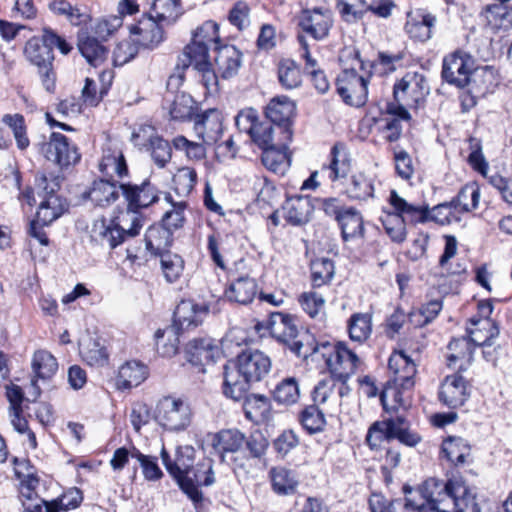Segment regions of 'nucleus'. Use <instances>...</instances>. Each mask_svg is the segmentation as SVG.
<instances>
[{"instance_id": "obj_1", "label": "nucleus", "mask_w": 512, "mask_h": 512, "mask_svg": "<svg viewBox=\"0 0 512 512\" xmlns=\"http://www.w3.org/2000/svg\"><path fill=\"white\" fill-rule=\"evenodd\" d=\"M415 512H481L476 495L471 492L462 477L446 482L429 478L415 489Z\"/></svg>"}, {"instance_id": "obj_2", "label": "nucleus", "mask_w": 512, "mask_h": 512, "mask_svg": "<svg viewBox=\"0 0 512 512\" xmlns=\"http://www.w3.org/2000/svg\"><path fill=\"white\" fill-rule=\"evenodd\" d=\"M271 370L270 358L260 350L246 349L224 367L223 393L242 400L251 386L262 381Z\"/></svg>"}, {"instance_id": "obj_3", "label": "nucleus", "mask_w": 512, "mask_h": 512, "mask_svg": "<svg viewBox=\"0 0 512 512\" xmlns=\"http://www.w3.org/2000/svg\"><path fill=\"white\" fill-rule=\"evenodd\" d=\"M119 188L127 203L126 211L120 215L121 222L130 223V234L138 235L143 226V219L139 211L158 202L160 190L149 178L143 180L141 184L121 183Z\"/></svg>"}, {"instance_id": "obj_4", "label": "nucleus", "mask_w": 512, "mask_h": 512, "mask_svg": "<svg viewBox=\"0 0 512 512\" xmlns=\"http://www.w3.org/2000/svg\"><path fill=\"white\" fill-rule=\"evenodd\" d=\"M271 336L287 346L298 357L307 358L318 352V346L309 343L307 333H299L292 316L282 312H271L266 324Z\"/></svg>"}, {"instance_id": "obj_5", "label": "nucleus", "mask_w": 512, "mask_h": 512, "mask_svg": "<svg viewBox=\"0 0 512 512\" xmlns=\"http://www.w3.org/2000/svg\"><path fill=\"white\" fill-rule=\"evenodd\" d=\"M60 186L61 179L58 176H36V195L39 199L36 218L42 225H50L69 208L67 200L58 194Z\"/></svg>"}, {"instance_id": "obj_6", "label": "nucleus", "mask_w": 512, "mask_h": 512, "mask_svg": "<svg viewBox=\"0 0 512 512\" xmlns=\"http://www.w3.org/2000/svg\"><path fill=\"white\" fill-rule=\"evenodd\" d=\"M397 439L406 446H416L421 437L410 429V423L403 414H396L374 422L368 429L366 443L372 449H378L386 440Z\"/></svg>"}, {"instance_id": "obj_7", "label": "nucleus", "mask_w": 512, "mask_h": 512, "mask_svg": "<svg viewBox=\"0 0 512 512\" xmlns=\"http://www.w3.org/2000/svg\"><path fill=\"white\" fill-rule=\"evenodd\" d=\"M154 418L166 431L178 433L191 425L193 412L188 401L168 395L157 402Z\"/></svg>"}, {"instance_id": "obj_8", "label": "nucleus", "mask_w": 512, "mask_h": 512, "mask_svg": "<svg viewBox=\"0 0 512 512\" xmlns=\"http://www.w3.org/2000/svg\"><path fill=\"white\" fill-rule=\"evenodd\" d=\"M218 26L212 21L205 22L197 28L193 35L192 42L184 49L178 61L186 68L193 66L194 69L207 67L209 62V45L218 44Z\"/></svg>"}, {"instance_id": "obj_9", "label": "nucleus", "mask_w": 512, "mask_h": 512, "mask_svg": "<svg viewBox=\"0 0 512 512\" xmlns=\"http://www.w3.org/2000/svg\"><path fill=\"white\" fill-rule=\"evenodd\" d=\"M26 59L37 68L42 85L49 93L55 91L56 73L53 69L54 54L45 42V35L30 38L24 47Z\"/></svg>"}, {"instance_id": "obj_10", "label": "nucleus", "mask_w": 512, "mask_h": 512, "mask_svg": "<svg viewBox=\"0 0 512 512\" xmlns=\"http://www.w3.org/2000/svg\"><path fill=\"white\" fill-rule=\"evenodd\" d=\"M478 74L474 58L463 50H456L443 58L441 77L444 82L464 89L475 82Z\"/></svg>"}, {"instance_id": "obj_11", "label": "nucleus", "mask_w": 512, "mask_h": 512, "mask_svg": "<svg viewBox=\"0 0 512 512\" xmlns=\"http://www.w3.org/2000/svg\"><path fill=\"white\" fill-rule=\"evenodd\" d=\"M317 346L319 348L317 353H321L334 378L348 380L361 364L359 357L343 342L337 344L324 342Z\"/></svg>"}, {"instance_id": "obj_12", "label": "nucleus", "mask_w": 512, "mask_h": 512, "mask_svg": "<svg viewBox=\"0 0 512 512\" xmlns=\"http://www.w3.org/2000/svg\"><path fill=\"white\" fill-rule=\"evenodd\" d=\"M34 146L48 161L61 169L75 165L81 158L76 145L58 132L51 133L48 141L36 143Z\"/></svg>"}, {"instance_id": "obj_13", "label": "nucleus", "mask_w": 512, "mask_h": 512, "mask_svg": "<svg viewBox=\"0 0 512 512\" xmlns=\"http://www.w3.org/2000/svg\"><path fill=\"white\" fill-rule=\"evenodd\" d=\"M368 82L355 68L344 69L336 79L337 92L346 104L361 107L367 101Z\"/></svg>"}, {"instance_id": "obj_14", "label": "nucleus", "mask_w": 512, "mask_h": 512, "mask_svg": "<svg viewBox=\"0 0 512 512\" xmlns=\"http://www.w3.org/2000/svg\"><path fill=\"white\" fill-rule=\"evenodd\" d=\"M428 94L427 81L422 74L417 72L407 73L393 88L396 103H403L409 108L417 107Z\"/></svg>"}, {"instance_id": "obj_15", "label": "nucleus", "mask_w": 512, "mask_h": 512, "mask_svg": "<svg viewBox=\"0 0 512 512\" xmlns=\"http://www.w3.org/2000/svg\"><path fill=\"white\" fill-rule=\"evenodd\" d=\"M298 26L314 40L322 41L328 37L333 26L332 12L322 7L304 9L299 15Z\"/></svg>"}, {"instance_id": "obj_16", "label": "nucleus", "mask_w": 512, "mask_h": 512, "mask_svg": "<svg viewBox=\"0 0 512 512\" xmlns=\"http://www.w3.org/2000/svg\"><path fill=\"white\" fill-rule=\"evenodd\" d=\"M459 372L447 375L439 387V400L450 409L463 406L471 395L470 382Z\"/></svg>"}, {"instance_id": "obj_17", "label": "nucleus", "mask_w": 512, "mask_h": 512, "mask_svg": "<svg viewBox=\"0 0 512 512\" xmlns=\"http://www.w3.org/2000/svg\"><path fill=\"white\" fill-rule=\"evenodd\" d=\"M209 308L206 304H198L193 300H181L175 308L172 331L175 334L196 328L207 317Z\"/></svg>"}, {"instance_id": "obj_18", "label": "nucleus", "mask_w": 512, "mask_h": 512, "mask_svg": "<svg viewBox=\"0 0 512 512\" xmlns=\"http://www.w3.org/2000/svg\"><path fill=\"white\" fill-rule=\"evenodd\" d=\"M129 226L130 223L121 222L120 215L109 223L105 219H100L92 226L91 238L100 245L113 249L123 243L126 236H131Z\"/></svg>"}, {"instance_id": "obj_19", "label": "nucleus", "mask_w": 512, "mask_h": 512, "mask_svg": "<svg viewBox=\"0 0 512 512\" xmlns=\"http://www.w3.org/2000/svg\"><path fill=\"white\" fill-rule=\"evenodd\" d=\"M129 31L135 44L144 49L153 50L164 41L162 25L147 14L132 24Z\"/></svg>"}, {"instance_id": "obj_20", "label": "nucleus", "mask_w": 512, "mask_h": 512, "mask_svg": "<svg viewBox=\"0 0 512 512\" xmlns=\"http://www.w3.org/2000/svg\"><path fill=\"white\" fill-rule=\"evenodd\" d=\"M294 112L295 104L287 96L273 98L265 109L266 118L278 127L286 141L292 138L290 126Z\"/></svg>"}, {"instance_id": "obj_21", "label": "nucleus", "mask_w": 512, "mask_h": 512, "mask_svg": "<svg viewBox=\"0 0 512 512\" xmlns=\"http://www.w3.org/2000/svg\"><path fill=\"white\" fill-rule=\"evenodd\" d=\"M388 368L393 373V384L404 390H410L414 386L416 364L405 351L393 352L388 361Z\"/></svg>"}, {"instance_id": "obj_22", "label": "nucleus", "mask_w": 512, "mask_h": 512, "mask_svg": "<svg viewBox=\"0 0 512 512\" xmlns=\"http://www.w3.org/2000/svg\"><path fill=\"white\" fill-rule=\"evenodd\" d=\"M193 121V129L199 140L208 145H213L220 139L223 125L221 113L217 109H208L196 114Z\"/></svg>"}, {"instance_id": "obj_23", "label": "nucleus", "mask_w": 512, "mask_h": 512, "mask_svg": "<svg viewBox=\"0 0 512 512\" xmlns=\"http://www.w3.org/2000/svg\"><path fill=\"white\" fill-rule=\"evenodd\" d=\"M161 458L169 474L175 479H181L192 472L195 460V449L190 445L179 446L176 449L174 459H171L168 452L162 449Z\"/></svg>"}, {"instance_id": "obj_24", "label": "nucleus", "mask_w": 512, "mask_h": 512, "mask_svg": "<svg viewBox=\"0 0 512 512\" xmlns=\"http://www.w3.org/2000/svg\"><path fill=\"white\" fill-rule=\"evenodd\" d=\"M220 355V349L215 340L209 337L195 338L186 345L187 360L195 366L214 363Z\"/></svg>"}, {"instance_id": "obj_25", "label": "nucleus", "mask_w": 512, "mask_h": 512, "mask_svg": "<svg viewBox=\"0 0 512 512\" xmlns=\"http://www.w3.org/2000/svg\"><path fill=\"white\" fill-rule=\"evenodd\" d=\"M389 202L395 210L394 214L404 224L426 223L429 221V207L427 205L416 206L410 204L394 190L390 193Z\"/></svg>"}, {"instance_id": "obj_26", "label": "nucleus", "mask_w": 512, "mask_h": 512, "mask_svg": "<svg viewBox=\"0 0 512 512\" xmlns=\"http://www.w3.org/2000/svg\"><path fill=\"white\" fill-rule=\"evenodd\" d=\"M282 215L292 226H302L309 222L313 206L307 196H292L282 205Z\"/></svg>"}, {"instance_id": "obj_27", "label": "nucleus", "mask_w": 512, "mask_h": 512, "mask_svg": "<svg viewBox=\"0 0 512 512\" xmlns=\"http://www.w3.org/2000/svg\"><path fill=\"white\" fill-rule=\"evenodd\" d=\"M474 349L467 336L452 339L448 344V366L457 368L458 371L466 370L473 360Z\"/></svg>"}, {"instance_id": "obj_28", "label": "nucleus", "mask_w": 512, "mask_h": 512, "mask_svg": "<svg viewBox=\"0 0 512 512\" xmlns=\"http://www.w3.org/2000/svg\"><path fill=\"white\" fill-rule=\"evenodd\" d=\"M244 442L245 435L237 429L221 430L212 436V448L222 462L225 461L227 453L239 451Z\"/></svg>"}, {"instance_id": "obj_29", "label": "nucleus", "mask_w": 512, "mask_h": 512, "mask_svg": "<svg viewBox=\"0 0 512 512\" xmlns=\"http://www.w3.org/2000/svg\"><path fill=\"white\" fill-rule=\"evenodd\" d=\"M470 326L466 328L467 338L474 348L476 346H490L492 339L499 335V329L491 319H469Z\"/></svg>"}, {"instance_id": "obj_30", "label": "nucleus", "mask_w": 512, "mask_h": 512, "mask_svg": "<svg viewBox=\"0 0 512 512\" xmlns=\"http://www.w3.org/2000/svg\"><path fill=\"white\" fill-rule=\"evenodd\" d=\"M351 169V159L343 143H335L330 151L328 165H323L322 170L328 173L331 181L345 178Z\"/></svg>"}, {"instance_id": "obj_31", "label": "nucleus", "mask_w": 512, "mask_h": 512, "mask_svg": "<svg viewBox=\"0 0 512 512\" xmlns=\"http://www.w3.org/2000/svg\"><path fill=\"white\" fill-rule=\"evenodd\" d=\"M215 50V64L222 78L228 79L236 75L241 66V52L233 45H216Z\"/></svg>"}, {"instance_id": "obj_32", "label": "nucleus", "mask_w": 512, "mask_h": 512, "mask_svg": "<svg viewBox=\"0 0 512 512\" xmlns=\"http://www.w3.org/2000/svg\"><path fill=\"white\" fill-rule=\"evenodd\" d=\"M148 367L139 361H127L118 371L116 386L120 390L139 386L147 377Z\"/></svg>"}, {"instance_id": "obj_33", "label": "nucleus", "mask_w": 512, "mask_h": 512, "mask_svg": "<svg viewBox=\"0 0 512 512\" xmlns=\"http://www.w3.org/2000/svg\"><path fill=\"white\" fill-rule=\"evenodd\" d=\"M118 189L120 188L117 186L116 181L108 178H100L93 182L86 196L96 206L107 207L119 198Z\"/></svg>"}, {"instance_id": "obj_34", "label": "nucleus", "mask_w": 512, "mask_h": 512, "mask_svg": "<svg viewBox=\"0 0 512 512\" xmlns=\"http://www.w3.org/2000/svg\"><path fill=\"white\" fill-rule=\"evenodd\" d=\"M258 293V285L255 279L249 276H241L231 282L225 291L227 299L241 305H247L253 301Z\"/></svg>"}, {"instance_id": "obj_35", "label": "nucleus", "mask_w": 512, "mask_h": 512, "mask_svg": "<svg viewBox=\"0 0 512 512\" xmlns=\"http://www.w3.org/2000/svg\"><path fill=\"white\" fill-rule=\"evenodd\" d=\"M287 141L283 139L271 146L261 149V160L263 165L274 173L284 174L290 166V160L287 155Z\"/></svg>"}, {"instance_id": "obj_36", "label": "nucleus", "mask_w": 512, "mask_h": 512, "mask_svg": "<svg viewBox=\"0 0 512 512\" xmlns=\"http://www.w3.org/2000/svg\"><path fill=\"white\" fill-rule=\"evenodd\" d=\"M99 171L103 178L114 179L115 176L122 179L128 175V166L121 151H104L99 162Z\"/></svg>"}, {"instance_id": "obj_37", "label": "nucleus", "mask_w": 512, "mask_h": 512, "mask_svg": "<svg viewBox=\"0 0 512 512\" xmlns=\"http://www.w3.org/2000/svg\"><path fill=\"white\" fill-rule=\"evenodd\" d=\"M183 14L180 0H154L150 13L161 25H172Z\"/></svg>"}, {"instance_id": "obj_38", "label": "nucleus", "mask_w": 512, "mask_h": 512, "mask_svg": "<svg viewBox=\"0 0 512 512\" xmlns=\"http://www.w3.org/2000/svg\"><path fill=\"white\" fill-rule=\"evenodd\" d=\"M337 222L341 228V234L344 241L363 237V217L356 208H345Z\"/></svg>"}, {"instance_id": "obj_39", "label": "nucleus", "mask_w": 512, "mask_h": 512, "mask_svg": "<svg viewBox=\"0 0 512 512\" xmlns=\"http://www.w3.org/2000/svg\"><path fill=\"white\" fill-rule=\"evenodd\" d=\"M243 410L247 419L253 422L266 420L270 415L271 403L268 397L261 394H245L242 398Z\"/></svg>"}, {"instance_id": "obj_40", "label": "nucleus", "mask_w": 512, "mask_h": 512, "mask_svg": "<svg viewBox=\"0 0 512 512\" xmlns=\"http://www.w3.org/2000/svg\"><path fill=\"white\" fill-rule=\"evenodd\" d=\"M346 195L357 201H366L374 197L373 179L364 173L353 174L346 185Z\"/></svg>"}, {"instance_id": "obj_41", "label": "nucleus", "mask_w": 512, "mask_h": 512, "mask_svg": "<svg viewBox=\"0 0 512 512\" xmlns=\"http://www.w3.org/2000/svg\"><path fill=\"white\" fill-rule=\"evenodd\" d=\"M436 17L430 13L421 14L417 17H411L405 29L411 38L425 42L432 37V28L435 26Z\"/></svg>"}, {"instance_id": "obj_42", "label": "nucleus", "mask_w": 512, "mask_h": 512, "mask_svg": "<svg viewBox=\"0 0 512 512\" xmlns=\"http://www.w3.org/2000/svg\"><path fill=\"white\" fill-rule=\"evenodd\" d=\"M170 102L169 113L173 120L188 121L194 119L197 106L190 95L184 92L176 93Z\"/></svg>"}, {"instance_id": "obj_43", "label": "nucleus", "mask_w": 512, "mask_h": 512, "mask_svg": "<svg viewBox=\"0 0 512 512\" xmlns=\"http://www.w3.org/2000/svg\"><path fill=\"white\" fill-rule=\"evenodd\" d=\"M479 200L480 189L476 182L465 184L458 194L451 199L460 215L477 209Z\"/></svg>"}, {"instance_id": "obj_44", "label": "nucleus", "mask_w": 512, "mask_h": 512, "mask_svg": "<svg viewBox=\"0 0 512 512\" xmlns=\"http://www.w3.org/2000/svg\"><path fill=\"white\" fill-rule=\"evenodd\" d=\"M442 453L455 466L463 465L471 454L470 445L461 437H448L442 443Z\"/></svg>"}, {"instance_id": "obj_45", "label": "nucleus", "mask_w": 512, "mask_h": 512, "mask_svg": "<svg viewBox=\"0 0 512 512\" xmlns=\"http://www.w3.org/2000/svg\"><path fill=\"white\" fill-rule=\"evenodd\" d=\"M146 249L154 255L166 252L172 242V235L162 225L150 226L145 233Z\"/></svg>"}, {"instance_id": "obj_46", "label": "nucleus", "mask_w": 512, "mask_h": 512, "mask_svg": "<svg viewBox=\"0 0 512 512\" xmlns=\"http://www.w3.org/2000/svg\"><path fill=\"white\" fill-rule=\"evenodd\" d=\"M273 490L279 495L295 493L298 480L295 473L284 467H275L270 471Z\"/></svg>"}, {"instance_id": "obj_47", "label": "nucleus", "mask_w": 512, "mask_h": 512, "mask_svg": "<svg viewBox=\"0 0 512 512\" xmlns=\"http://www.w3.org/2000/svg\"><path fill=\"white\" fill-rule=\"evenodd\" d=\"M349 337L352 341L364 343L372 332V317L367 313H355L348 321Z\"/></svg>"}, {"instance_id": "obj_48", "label": "nucleus", "mask_w": 512, "mask_h": 512, "mask_svg": "<svg viewBox=\"0 0 512 512\" xmlns=\"http://www.w3.org/2000/svg\"><path fill=\"white\" fill-rule=\"evenodd\" d=\"M78 49L87 62L96 67L107 57L108 50L96 38L86 37L79 40Z\"/></svg>"}, {"instance_id": "obj_49", "label": "nucleus", "mask_w": 512, "mask_h": 512, "mask_svg": "<svg viewBox=\"0 0 512 512\" xmlns=\"http://www.w3.org/2000/svg\"><path fill=\"white\" fill-rule=\"evenodd\" d=\"M32 369L37 378L50 379L58 370V362L50 352L38 350L33 355Z\"/></svg>"}, {"instance_id": "obj_50", "label": "nucleus", "mask_w": 512, "mask_h": 512, "mask_svg": "<svg viewBox=\"0 0 512 512\" xmlns=\"http://www.w3.org/2000/svg\"><path fill=\"white\" fill-rule=\"evenodd\" d=\"M160 266L165 280L168 283L176 282L184 271V260L183 258L170 251L160 253Z\"/></svg>"}, {"instance_id": "obj_51", "label": "nucleus", "mask_w": 512, "mask_h": 512, "mask_svg": "<svg viewBox=\"0 0 512 512\" xmlns=\"http://www.w3.org/2000/svg\"><path fill=\"white\" fill-rule=\"evenodd\" d=\"M80 354L83 360L91 366H103L108 361L106 348L92 338L80 344Z\"/></svg>"}, {"instance_id": "obj_52", "label": "nucleus", "mask_w": 512, "mask_h": 512, "mask_svg": "<svg viewBox=\"0 0 512 512\" xmlns=\"http://www.w3.org/2000/svg\"><path fill=\"white\" fill-rule=\"evenodd\" d=\"M51 12L59 16H65L68 21L75 26L87 22L89 16L82 12L77 6H73L67 0H54L48 5Z\"/></svg>"}, {"instance_id": "obj_53", "label": "nucleus", "mask_w": 512, "mask_h": 512, "mask_svg": "<svg viewBox=\"0 0 512 512\" xmlns=\"http://www.w3.org/2000/svg\"><path fill=\"white\" fill-rule=\"evenodd\" d=\"M273 397L279 404H295L300 397L299 384L296 378L288 377L279 382L273 391Z\"/></svg>"}, {"instance_id": "obj_54", "label": "nucleus", "mask_w": 512, "mask_h": 512, "mask_svg": "<svg viewBox=\"0 0 512 512\" xmlns=\"http://www.w3.org/2000/svg\"><path fill=\"white\" fill-rule=\"evenodd\" d=\"M310 269L312 286L314 288L328 284L332 280L335 272L333 261L325 257L313 260Z\"/></svg>"}, {"instance_id": "obj_55", "label": "nucleus", "mask_w": 512, "mask_h": 512, "mask_svg": "<svg viewBox=\"0 0 512 512\" xmlns=\"http://www.w3.org/2000/svg\"><path fill=\"white\" fill-rule=\"evenodd\" d=\"M278 80L284 89L290 90L300 86L302 79L299 67L291 59H283L278 64Z\"/></svg>"}, {"instance_id": "obj_56", "label": "nucleus", "mask_w": 512, "mask_h": 512, "mask_svg": "<svg viewBox=\"0 0 512 512\" xmlns=\"http://www.w3.org/2000/svg\"><path fill=\"white\" fill-rule=\"evenodd\" d=\"M2 122L12 130L17 148L25 151L30 145V140L27 135L24 116L19 113L5 114L2 117Z\"/></svg>"}, {"instance_id": "obj_57", "label": "nucleus", "mask_w": 512, "mask_h": 512, "mask_svg": "<svg viewBox=\"0 0 512 512\" xmlns=\"http://www.w3.org/2000/svg\"><path fill=\"white\" fill-rule=\"evenodd\" d=\"M149 151L152 160L158 168H164L172 158L171 144L158 135L149 136Z\"/></svg>"}, {"instance_id": "obj_58", "label": "nucleus", "mask_w": 512, "mask_h": 512, "mask_svg": "<svg viewBox=\"0 0 512 512\" xmlns=\"http://www.w3.org/2000/svg\"><path fill=\"white\" fill-rule=\"evenodd\" d=\"M166 200L172 203V208L164 213L161 222L162 226L172 235L173 231L182 228L184 225L186 202H172L170 194L166 195Z\"/></svg>"}, {"instance_id": "obj_59", "label": "nucleus", "mask_w": 512, "mask_h": 512, "mask_svg": "<svg viewBox=\"0 0 512 512\" xmlns=\"http://www.w3.org/2000/svg\"><path fill=\"white\" fill-rule=\"evenodd\" d=\"M337 8L347 23H356L369 10L366 0H337Z\"/></svg>"}, {"instance_id": "obj_60", "label": "nucleus", "mask_w": 512, "mask_h": 512, "mask_svg": "<svg viewBox=\"0 0 512 512\" xmlns=\"http://www.w3.org/2000/svg\"><path fill=\"white\" fill-rule=\"evenodd\" d=\"M299 421L310 434L320 432L326 424L325 416L317 404L305 407L299 415Z\"/></svg>"}, {"instance_id": "obj_61", "label": "nucleus", "mask_w": 512, "mask_h": 512, "mask_svg": "<svg viewBox=\"0 0 512 512\" xmlns=\"http://www.w3.org/2000/svg\"><path fill=\"white\" fill-rule=\"evenodd\" d=\"M298 302L309 317L315 319L324 315L326 301L318 292L314 290L303 292L300 294Z\"/></svg>"}, {"instance_id": "obj_62", "label": "nucleus", "mask_w": 512, "mask_h": 512, "mask_svg": "<svg viewBox=\"0 0 512 512\" xmlns=\"http://www.w3.org/2000/svg\"><path fill=\"white\" fill-rule=\"evenodd\" d=\"M172 145L177 151L185 152L189 160H202L206 157V146L208 144L200 140V142L190 141L183 135H178L172 140Z\"/></svg>"}, {"instance_id": "obj_63", "label": "nucleus", "mask_w": 512, "mask_h": 512, "mask_svg": "<svg viewBox=\"0 0 512 512\" xmlns=\"http://www.w3.org/2000/svg\"><path fill=\"white\" fill-rule=\"evenodd\" d=\"M174 190L182 197L188 196L197 183V173L191 167H182L178 169L173 176Z\"/></svg>"}, {"instance_id": "obj_64", "label": "nucleus", "mask_w": 512, "mask_h": 512, "mask_svg": "<svg viewBox=\"0 0 512 512\" xmlns=\"http://www.w3.org/2000/svg\"><path fill=\"white\" fill-rule=\"evenodd\" d=\"M429 221H434L440 225H448L452 222H460L461 215L450 200L434 206L431 210L429 209Z\"/></svg>"}]
</instances>
